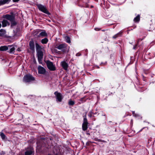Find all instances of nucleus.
<instances>
[{
    "label": "nucleus",
    "mask_w": 155,
    "mask_h": 155,
    "mask_svg": "<svg viewBox=\"0 0 155 155\" xmlns=\"http://www.w3.org/2000/svg\"><path fill=\"white\" fill-rule=\"evenodd\" d=\"M33 152V149L31 148L30 150L26 151L25 153V155H31L32 154Z\"/></svg>",
    "instance_id": "ddd939ff"
},
{
    "label": "nucleus",
    "mask_w": 155,
    "mask_h": 155,
    "mask_svg": "<svg viewBox=\"0 0 155 155\" xmlns=\"http://www.w3.org/2000/svg\"><path fill=\"white\" fill-rule=\"evenodd\" d=\"M35 46L38 61L40 64H41L43 57V48L37 43H35Z\"/></svg>",
    "instance_id": "f257e3e1"
},
{
    "label": "nucleus",
    "mask_w": 155,
    "mask_h": 155,
    "mask_svg": "<svg viewBox=\"0 0 155 155\" xmlns=\"http://www.w3.org/2000/svg\"><path fill=\"white\" fill-rule=\"evenodd\" d=\"M83 7H87L88 6L87 5V6H83Z\"/></svg>",
    "instance_id": "473e14b6"
},
{
    "label": "nucleus",
    "mask_w": 155,
    "mask_h": 155,
    "mask_svg": "<svg viewBox=\"0 0 155 155\" xmlns=\"http://www.w3.org/2000/svg\"><path fill=\"white\" fill-rule=\"evenodd\" d=\"M17 51H21V50L20 49V48H18L17 49Z\"/></svg>",
    "instance_id": "c756f323"
},
{
    "label": "nucleus",
    "mask_w": 155,
    "mask_h": 155,
    "mask_svg": "<svg viewBox=\"0 0 155 155\" xmlns=\"http://www.w3.org/2000/svg\"><path fill=\"white\" fill-rule=\"evenodd\" d=\"M34 80V78L30 74L26 75L24 77L23 81L26 82Z\"/></svg>",
    "instance_id": "39448f33"
},
{
    "label": "nucleus",
    "mask_w": 155,
    "mask_h": 155,
    "mask_svg": "<svg viewBox=\"0 0 155 155\" xmlns=\"http://www.w3.org/2000/svg\"><path fill=\"white\" fill-rule=\"evenodd\" d=\"M38 73L40 74H44L46 71L45 69L41 66H39L38 68Z\"/></svg>",
    "instance_id": "6e6552de"
},
{
    "label": "nucleus",
    "mask_w": 155,
    "mask_h": 155,
    "mask_svg": "<svg viewBox=\"0 0 155 155\" xmlns=\"http://www.w3.org/2000/svg\"><path fill=\"white\" fill-rule=\"evenodd\" d=\"M15 47H16V46L14 45H8V48H10V50L8 51L9 53H14L15 49Z\"/></svg>",
    "instance_id": "1a4fd4ad"
},
{
    "label": "nucleus",
    "mask_w": 155,
    "mask_h": 155,
    "mask_svg": "<svg viewBox=\"0 0 155 155\" xmlns=\"http://www.w3.org/2000/svg\"><path fill=\"white\" fill-rule=\"evenodd\" d=\"M3 0H0V6L4 5Z\"/></svg>",
    "instance_id": "bb28decb"
},
{
    "label": "nucleus",
    "mask_w": 155,
    "mask_h": 155,
    "mask_svg": "<svg viewBox=\"0 0 155 155\" xmlns=\"http://www.w3.org/2000/svg\"><path fill=\"white\" fill-rule=\"evenodd\" d=\"M37 6L39 10L47 14H48V11L47 10L46 7L40 4L38 5Z\"/></svg>",
    "instance_id": "423d86ee"
},
{
    "label": "nucleus",
    "mask_w": 155,
    "mask_h": 155,
    "mask_svg": "<svg viewBox=\"0 0 155 155\" xmlns=\"http://www.w3.org/2000/svg\"><path fill=\"white\" fill-rule=\"evenodd\" d=\"M1 24L0 23V28H1Z\"/></svg>",
    "instance_id": "72a5a7b5"
},
{
    "label": "nucleus",
    "mask_w": 155,
    "mask_h": 155,
    "mask_svg": "<svg viewBox=\"0 0 155 155\" xmlns=\"http://www.w3.org/2000/svg\"><path fill=\"white\" fill-rule=\"evenodd\" d=\"M29 45L30 49L32 51H34L35 50V45L33 40H31L30 41Z\"/></svg>",
    "instance_id": "f8f14e48"
},
{
    "label": "nucleus",
    "mask_w": 155,
    "mask_h": 155,
    "mask_svg": "<svg viewBox=\"0 0 155 155\" xmlns=\"http://www.w3.org/2000/svg\"><path fill=\"white\" fill-rule=\"evenodd\" d=\"M93 7V6H91V8H92Z\"/></svg>",
    "instance_id": "c9c22d12"
},
{
    "label": "nucleus",
    "mask_w": 155,
    "mask_h": 155,
    "mask_svg": "<svg viewBox=\"0 0 155 155\" xmlns=\"http://www.w3.org/2000/svg\"><path fill=\"white\" fill-rule=\"evenodd\" d=\"M48 155H50V154H48Z\"/></svg>",
    "instance_id": "e433bc0d"
},
{
    "label": "nucleus",
    "mask_w": 155,
    "mask_h": 155,
    "mask_svg": "<svg viewBox=\"0 0 155 155\" xmlns=\"http://www.w3.org/2000/svg\"><path fill=\"white\" fill-rule=\"evenodd\" d=\"M46 64L48 68L51 71H54L56 70V68L53 63L48 61H47Z\"/></svg>",
    "instance_id": "20e7f679"
},
{
    "label": "nucleus",
    "mask_w": 155,
    "mask_h": 155,
    "mask_svg": "<svg viewBox=\"0 0 155 155\" xmlns=\"http://www.w3.org/2000/svg\"><path fill=\"white\" fill-rule=\"evenodd\" d=\"M11 0H3V2L5 4L8 3Z\"/></svg>",
    "instance_id": "393cba45"
},
{
    "label": "nucleus",
    "mask_w": 155,
    "mask_h": 155,
    "mask_svg": "<svg viewBox=\"0 0 155 155\" xmlns=\"http://www.w3.org/2000/svg\"><path fill=\"white\" fill-rule=\"evenodd\" d=\"M47 36V33L45 31H42L38 35V37H40L41 36L44 37V36Z\"/></svg>",
    "instance_id": "f3484780"
},
{
    "label": "nucleus",
    "mask_w": 155,
    "mask_h": 155,
    "mask_svg": "<svg viewBox=\"0 0 155 155\" xmlns=\"http://www.w3.org/2000/svg\"><path fill=\"white\" fill-rule=\"evenodd\" d=\"M39 32V30H36L33 31V34L34 36L38 35V33Z\"/></svg>",
    "instance_id": "aec40b11"
},
{
    "label": "nucleus",
    "mask_w": 155,
    "mask_h": 155,
    "mask_svg": "<svg viewBox=\"0 0 155 155\" xmlns=\"http://www.w3.org/2000/svg\"><path fill=\"white\" fill-rule=\"evenodd\" d=\"M89 117H91V115H89Z\"/></svg>",
    "instance_id": "f704fd0d"
},
{
    "label": "nucleus",
    "mask_w": 155,
    "mask_h": 155,
    "mask_svg": "<svg viewBox=\"0 0 155 155\" xmlns=\"http://www.w3.org/2000/svg\"><path fill=\"white\" fill-rule=\"evenodd\" d=\"M19 0H13V1L14 2H16L18 1Z\"/></svg>",
    "instance_id": "c85d7f7f"
},
{
    "label": "nucleus",
    "mask_w": 155,
    "mask_h": 155,
    "mask_svg": "<svg viewBox=\"0 0 155 155\" xmlns=\"http://www.w3.org/2000/svg\"><path fill=\"white\" fill-rule=\"evenodd\" d=\"M136 48V45L134 46L133 48L134 49H135Z\"/></svg>",
    "instance_id": "7c9ffc66"
},
{
    "label": "nucleus",
    "mask_w": 155,
    "mask_h": 155,
    "mask_svg": "<svg viewBox=\"0 0 155 155\" xmlns=\"http://www.w3.org/2000/svg\"><path fill=\"white\" fill-rule=\"evenodd\" d=\"M0 135L2 139H4L5 138V136L4 133H0Z\"/></svg>",
    "instance_id": "b1692460"
},
{
    "label": "nucleus",
    "mask_w": 155,
    "mask_h": 155,
    "mask_svg": "<svg viewBox=\"0 0 155 155\" xmlns=\"http://www.w3.org/2000/svg\"><path fill=\"white\" fill-rule=\"evenodd\" d=\"M55 48L59 50H61L63 52H68L69 51V47L65 44L56 45Z\"/></svg>",
    "instance_id": "f03ea898"
},
{
    "label": "nucleus",
    "mask_w": 155,
    "mask_h": 155,
    "mask_svg": "<svg viewBox=\"0 0 155 155\" xmlns=\"http://www.w3.org/2000/svg\"><path fill=\"white\" fill-rule=\"evenodd\" d=\"M48 41V39L47 38H45L41 40V42L43 44H45Z\"/></svg>",
    "instance_id": "a211bd4d"
},
{
    "label": "nucleus",
    "mask_w": 155,
    "mask_h": 155,
    "mask_svg": "<svg viewBox=\"0 0 155 155\" xmlns=\"http://www.w3.org/2000/svg\"><path fill=\"white\" fill-rule=\"evenodd\" d=\"M2 27H4L7 26V25H9V24L8 21L4 19L2 21Z\"/></svg>",
    "instance_id": "4468645a"
},
{
    "label": "nucleus",
    "mask_w": 155,
    "mask_h": 155,
    "mask_svg": "<svg viewBox=\"0 0 155 155\" xmlns=\"http://www.w3.org/2000/svg\"><path fill=\"white\" fill-rule=\"evenodd\" d=\"M140 20V17L139 15H138L134 19V21L135 22H138Z\"/></svg>",
    "instance_id": "6ab92c4d"
},
{
    "label": "nucleus",
    "mask_w": 155,
    "mask_h": 155,
    "mask_svg": "<svg viewBox=\"0 0 155 155\" xmlns=\"http://www.w3.org/2000/svg\"><path fill=\"white\" fill-rule=\"evenodd\" d=\"M122 32L121 31H120L119 33H117L116 34V35H117V37L120 36L121 35V34L122 33Z\"/></svg>",
    "instance_id": "a878e982"
},
{
    "label": "nucleus",
    "mask_w": 155,
    "mask_h": 155,
    "mask_svg": "<svg viewBox=\"0 0 155 155\" xmlns=\"http://www.w3.org/2000/svg\"><path fill=\"white\" fill-rule=\"evenodd\" d=\"M139 40H140V39H138V41H137V45L138 44V42H139Z\"/></svg>",
    "instance_id": "2f4dec72"
},
{
    "label": "nucleus",
    "mask_w": 155,
    "mask_h": 155,
    "mask_svg": "<svg viewBox=\"0 0 155 155\" xmlns=\"http://www.w3.org/2000/svg\"><path fill=\"white\" fill-rule=\"evenodd\" d=\"M65 39L66 40V41L69 43H70L71 42V41L70 40V38L68 36H66L65 37Z\"/></svg>",
    "instance_id": "412c9836"
},
{
    "label": "nucleus",
    "mask_w": 155,
    "mask_h": 155,
    "mask_svg": "<svg viewBox=\"0 0 155 155\" xmlns=\"http://www.w3.org/2000/svg\"><path fill=\"white\" fill-rule=\"evenodd\" d=\"M61 64L62 68L65 70H67L68 67V64L65 61H61Z\"/></svg>",
    "instance_id": "9b49d317"
},
{
    "label": "nucleus",
    "mask_w": 155,
    "mask_h": 155,
    "mask_svg": "<svg viewBox=\"0 0 155 155\" xmlns=\"http://www.w3.org/2000/svg\"><path fill=\"white\" fill-rule=\"evenodd\" d=\"M83 123L82 124V128L83 130L85 131L87 130V128L88 122L86 117V115L85 114L84 116Z\"/></svg>",
    "instance_id": "7ed1b4c3"
},
{
    "label": "nucleus",
    "mask_w": 155,
    "mask_h": 155,
    "mask_svg": "<svg viewBox=\"0 0 155 155\" xmlns=\"http://www.w3.org/2000/svg\"><path fill=\"white\" fill-rule=\"evenodd\" d=\"M117 37V35H115L114 36H113V38H114L115 39Z\"/></svg>",
    "instance_id": "cd10ccee"
},
{
    "label": "nucleus",
    "mask_w": 155,
    "mask_h": 155,
    "mask_svg": "<svg viewBox=\"0 0 155 155\" xmlns=\"http://www.w3.org/2000/svg\"><path fill=\"white\" fill-rule=\"evenodd\" d=\"M4 18L10 21H12L14 19V17L9 15H6L4 16Z\"/></svg>",
    "instance_id": "9d476101"
},
{
    "label": "nucleus",
    "mask_w": 155,
    "mask_h": 155,
    "mask_svg": "<svg viewBox=\"0 0 155 155\" xmlns=\"http://www.w3.org/2000/svg\"><path fill=\"white\" fill-rule=\"evenodd\" d=\"M15 19H14L12 21H11V26H13L16 25V22L15 21Z\"/></svg>",
    "instance_id": "4be33fe9"
},
{
    "label": "nucleus",
    "mask_w": 155,
    "mask_h": 155,
    "mask_svg": "<svg viewBox=\"0 0 155 155\" xmlns=\"http://www.w3.org/2000/svg\"><path fill=\"white\" fill-rule=\"evenodd\" d=\"M69 104L70 105H73L74 104V102L70 100L69 101Z\"/></svg>",
    "instance_id": "5701e85b"
},
{
    "label": "nucleus",
    "mask_w": 155,
    "mask_h": 155,
    "mask_svg": "<svg viewBox=\"0 0 155 155\" xmlns=\"http://www.w3.org/2000/svg\"><path fill=\"white\" fill-rule=\"evenodd\" d=\"M54 94L56 96L57 101L59 102H61L63 99L62 96L61 94L57 91H55L54 93Z\"/></svg>",
    "instance_id": "0eeeda50"
},
{
    "label": "nucleus",
    "mask_w": 155,
    "mask_h": 155,
    "mask_svg": "<svg viewBox=\"0 0 155 155\" xmlns=\"http://www.w3.org/2000/svg\"><path fill=\"white\" fill-rule=\"evenodd\" d=\"M8 49V46H3L0 47V51H6Z\"/></svg>",
    "instance_id": "2eb2a0df"
},
{
    "label": "nucleus",
    "mask_w": 155,
    "mask_h": 155,
    "mask_svg": "<svg viewBox=\"0 0 155 155\" xmlns=\"http://www.w3.org/2000/svg\"><path fill=\"white\" fill-rule=\"evenodd\" d=\"M6 33V31L3 29L0 30V37H3Z\"/></svg>",
    "instance_id": "dca6fc26"
}]
</instances>
